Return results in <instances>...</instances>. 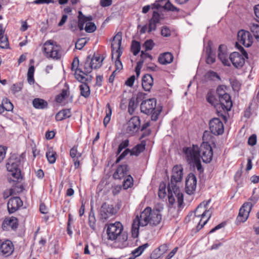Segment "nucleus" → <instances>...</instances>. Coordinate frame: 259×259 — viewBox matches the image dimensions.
<instances>
[{
	"instance_id": "3",
	"label": "nucleus",
	"mask_w": 259,
	"mask_h": 259,
	"mask_svg": "<svg viewBox=\"0 0 259 259\" xmlns=\"http://www.w3.org/2000/svg\"><path fill=\"white\" fill-rule=\"evenodd\" d=\"M78 65L79 60L77 58H75L71 65L72 70L75 71V77L78 81L81 82H86L91 77L89 74L92 72L93 69H94L91 61V58L90 57L87 58L83 65V70L78 68Z\"/></svg>"
},
{
	"instance_id": "14",
	"label": "nucleus",
	"mask_w": 259,
	"mask_h": 259,
	"mask_svg": "<svg viewBox=\"0 0 259 259\" xmlns=\"http://www.w3.org/2000/svg\"><path fill=\"white\" fill-rule=\"evenodd\" d=\"M200 157L205 163H209L212 159L213 151L210 145L208 142H203L199 147Z\"/></svg>"
},
{
	"instance_id": "26",
	"label": "nucleus",
	"mask_w": 259,
	"mask_h": 259,
	"mask_svg": "<svg viewBox=\"0 0 259 259\" xmlns=\"http://www.w3.org/2000/svg\"><path fill=\"white\" fill-rule=\"evenodd\" d=\"M18 227V220L17 218L14 217L6 218L2 224V227L4 230L9 229V228L12 229H15Z\"/></svg>"
},
{
	"instance_id": "11",
	"label": "nucleus",
	"mask_w": 259,
	"mask_h": 259,
	"mask_svg": "<svg viewBox=\"0 0 259 259\" xmlns=\"http://www.w3.org/2000/svg\"><path fill=\"white\" fill-rule=\"evenodd\" d=\"M242 49L241 53L235 52L229 55L230 64L232 63L233 66L237 69L242 68L245 64L246 59H247V53L243 48Z\"/></svg>"
},
{
	"instance_id": "60",
	"label": "nucleus",
	"mask_w": 259,
	"mask_h": 259,
	"mask_svg": "<svg viewBox=\"0 0 259 259\" xmlns=\"http://www.w3.org/2000/svg\"><path fill=\"white\" fill-rule=\"evenodd\" d=\"M256 143V136L254 134L249 137L248 140V144L249 145L253 146Z\"/></svg>"
},
{
	"instance_id": "24",
	"label": "nucleus",
	"mask_w": 259,
	"mask_h": 259,
	"mask_svg": "<svg viewBox=\"0 0 259 259\" xmlns=\"http://www.w3.org/2000/svg\"><path fill=\"white\" fill-rule=\"evenodd\" d=\"M177 199L179 205H181L183 202V195L180 193V190L175 188L174 190V194L168 191V198L169 203L172 205L175 202V198Z\"/></svg>"
},
{
	"instance_id": "51",
	"label": "nucleus",
	"mask_w": 259,
	"mask_h": 259,
	"mask_svg": "<svg viewBox=\"0 0 259 259\" xmlns=\"http://www.w3.org/2000/svg\"><path fill=\"white\" fill-rule=\"evenodd\" d=\"M152 59V57L151 55L147 53H145L144 51L141 52V59L140 61H143V63L147 61H150Z\"/></svg>"
},
{
	"instance_id": "63",
	"label": "nucleus",
	"mask_w": 259,
	"mask_h": 259,
	"mask_svg": "<svg viewBox=\"0 0 259 259\" xmlns=\"http://www.w3.org/2000/svg\"><path fill=\"white\" fill-rule=\"evenodd\" d=\"M131 154V150L128 149H125L118 157L116 160V163L119 162L122 159H123L125 156H126L128 154Z\"/></svg>"
},
{
	"instance_id": "62",
	"label": "nucleus",
	"mask_w": 259,
	"mask_h": 259,
	"mask_svg": "<svg viewBox=\"0 0 259 259\" xmlns=\"http://www.w3.org/2000/svg\"><path fill=\"white\" fill-rule=\"evenodd\" d=\"M136 77L135 75H132L125 81V84L129 87H132L135 81Z\"/></svg>"
},
{
	"instance_id": "47",
	"label": "nucleus",
	"mask_w": 259,
	"mask_h": 259,
	"mask_svg": "<svg viewBox=\"0 0 259 259\" xmlns=\"http://www.w3.org/2000/svg\"><path fill=\"white\" fill-rule=\"evenodd\" d=\"M88 40L85 38H81L78 39L75 44V48L81 50L87 43Z\"/></svg>"
},
{
	"instance_id": "33",
	"label": "nucleus",
	"mask_w": 259,
	"mask_h": 259,
	"mask_svg": "<svg viewBox=\"0 0 259 259\" xmlns=\"http://www.w3.org/2000/svg\"><path fill=\"white\" fill-rule=\"evenodd\" d=\"M33 106L35 108L42 109L46 108L48 106L47 101L39 98H35L32 102Z\"/></svg>"
},
{
	"instance_id": "43",
	"label": "nucleus",
	"mask_w": 259,
	"mask_h": 259,
	"mask_svg": "<svg viewBox=\"0 0 259 259\" xmlns=\"http://www.w3.org/2000/svg\"><path fill=\"white\" fill-rule=\"evenodd\" d=\"M34 72V67L33 66H31L29 68L27 72V81L30 84H32L34 82V79L33 77Z\"/></svg>"
},
{
	"instance_id": "52",
	"label": "nucleus",
	"mask_w": 259,
	"mask_h": 259,
	"mask_svg": "<svg viewBox=\"0 0 259 259\" xmlns=\"http://www.w3.org/2000/svg\"><path fill=\"white\" fill-rule=\"evenodd\" d=\"M154 46V43L152 39L146 40L143 44V47L146 51L151 50Z\"/></svg>"
},
{
	"instance_id": "44",
	"label": "nucleus",
	"mask_w": 259,
	"mask_h": 259,
	"mask_svg": "<svg viewBox=\"0 0 259 259\" xmlns=\"http://www.w3.org/2000/svg\"><path fill=\"white\" fill-rule=\"evenodd\" d=\"M250 30L255 38L259 40V25L252 24L250 26Z\"/></svg>"
},
{
	"instance_id": "7",
	"label": "nucleus",
	"mask_w": 259,
	"mask_h": 259,
	"mask_svg": "<svg viewBox=\"0 0 259 259\" xmlns=\"http://www.w3.org/2000/svg\"><path fill=\"white\" fill-rule=\"evenodd\" d=\"M123 230V226L119 222L110 224L108 226L106 230L107 239L110 241H116L119 239L121 236H122V239L126 240L127 238V236L122 235Z\"/></svg>"
},
{
	"instance_id": "35",
	"label": "nucleus",
	"mask_w": 259,
	"mask_h": 259,
	"mask_svg": "<svg viewBox=\"0 0 259 259\" xmlns=\"http://www.w3.org/2000/svg\"><path fill=\"white\" fill-rule=\"evenodd\" d=\"M46 157L50 163L53 164L55 162L56 160V153L53 148H50L46 152Z\"/></svg>"
},
{
	"instance_id": "20",
	"label": "nucleus",
	"mask_w": 259,
	"mask_h": 259,
	"mask_svg": "<svg viewBox=\"0 0 259 259\" xmlns=\"http://www.w3.org/2000/svg\"><path fill=\"white\" fill-rule=\"evenodd\" d=\"M218 58L225 66H230L229 56L227 48L224 45H220L218 49Z\"/></svg>"
},
{
	"instance_id": "40",
	"label": "nucleus",
	"mask_w": 259,
	"mask_h": 259,
	"mask_svg": "<svg viewBox=\"0 0 259 259\" xmlns=\"http://www.w3.org/2000/svg\"><path fill=\"white\" fill-rule=\"evenodd\" d=\"M69 94L68 89H63L62 92L56 97V101L57 102L61 103L68 96Z\"/></svg>"
},
{
	"instance_id": "27",
	"label": "nucleus",
	"mask_w": 259,
	"mask_h": 259,
	"mask_svg": "<svg viewBox=\"0 0 259 259\" xmlns=\"http://www.w3.org/2000/svg\"><path fill=\"white\" fill-rule=\"evenodd\" d=\"M204 51L206 56V63L209 64L213 63L215 61V56L211 48V42H208L207 46L204 47Z\"/></svg>"
},
{
	"instance_id": "36",
	"label": "nucleus",
	"mask_w": 259,
	"mask_h": 259,
	"mask_svg": "<svg viewBox=\"0 0 259 259\" xmlns=\"http://www.w3.org/2000/svg\"><path fill=\"white\" fill-rule=\"evenodd\" d=\"M103 60V57L99 56H94L92 59H91V61L93 67H94V69L100 68L102 64Z\"/></svg>"
},
{
	"instance_id": "61",
	"label": "nucleus",
	"mask_w": 259,
	"mask_h": 259,
	"mask_svg": "<svg viewBox=\"0 0 259 259\" xmlns=\"http://www.w3.org/2000/svg\"><path fill=\"white\" fill-rule=\"evenodd\" d=\"M161 35L164 37H167L170 35V30L166 26H164L161 29Z\"/></svg>"
},
{
	"instance_id": "54",
	"label": "nucleus",
	"mask_w": 259,
	"mask_h": 259,
	"mask_svg": "<svg viewBox=\"0 0 259 259\" xmlns=\"http://www.w3.org/2000/svg\"><path fill=\"white\" fill-rule=\"evenodd\" d=\"M22 89V84L21 83H17L14 84L11 87V91L14 93H17L21 91Z\"/></svg>"
},
{
	"instance_id": "2",
	"label": "nucleus",
	"mask_w": 259,
	"mask_h": 259,
	"mask_svg": "<svg viewBox=\"0 0 259 259\" xmlns=\"http://www.w3.org/2000/svg\"><path fill=\"white\" fill-rule=\"evenodd\" d=\"M210 200L202 202L196 208L194 212L190 213L188 217L192 218V221L197 224V229L200 230L207 223L212 214V211L208 209Z\"/></svg>"
},
{
	"instance_id": "48",
	"label": "nucleus",
	"mask_w": 259,
	"mask_h": 259,
	"mask_svg": "<svg viewBox=\"0 0 259 259\" xmlns=\"http://www.w3.org/2000/svg\"><path fill=\"white\" fill-rule=\"evenodd\" d=\"M114 58H115V66L116 70L113 72V73L116 71L119 72L120 70H121L122 69V67H123L121 61L120 60V57H117V55H115Z\"/></svg>"
},
{
	"instance_id": "25",
	"label": "nucleus",
	"mask_w": 259,
	"mask_h": 259,
	"mask_svg": "<svg viewBox=\"0 0 259 259\" xmlns=\"http://www.w3.org/2000/svg\"><path fill=\"white\" fill-rule=\"evenodd\" d=\"M183 168L181 165H176L172 169V175L171 178V183L181 182L183 178Z\"/></svg>"
},
{
	"instance_id": "22",
	"label": "nucleus",
	"mask_w": 259,
	"mask_h": 259,
	"mask_svg": "<svg viewBox=\"0 0 259 259\" xmlns=\"http://www.w3.org/2000/svg\"><path fill=\"white\" fill-rule=\"evenodd\" d=\"M100 215L102 219L106 220L116 213V210L112 205L104 203L100 209Z\"/></svg>"
},
{
	"instance_id": "55",
	"label": "nucleus",
	"mask_w": 259,
	"mask_h": 259,
	"mask_svg": "<svg viewBox=\"0 0 259 259\" xmlns=\"http://www.w3.org/2000/svg\"><path fill=\"white\" fill-rule=\"evenodd\" d=\"M129 144V141L128 140H125L122 141L119 145L118 149H117V154H119L122 150L128 146Z\"/></svg>"
},
{
	"instance_id": "39",
	"label": "nucleus",
	"mask_w": 259,
	"mask_h": 259,
	"mask_svg": "<svg viewBox=\"0 0 259 259\" xmlns=\"http://www.w3.org/2000/svg\"><path fill=\"white\" fill-rule=\"evenodd\" d=\"M105 112H106V116L104 117V119L103 120V123H104L105 126H106L111 119V114H112V108H111L109 103H108L106 105Z\"/></svg>"
},
{
	"instance_id": "17",
	"label": "nucleus",
	"mask_w": 259,
	"mask_h": 259,
	"mask_svg": "<svg viewBox=\"0 0 259 259\" xmlns=\"http://www.w3.org/2000/svg\"><path fill=\"white\" fill-rule=\"evenodd\" d=\"M238 41L245 47H249L252 44L253 37L250 32L241 30L238 32Z\"/></svg>"
},
{
	"instance_id": "49",
	"label": "nucleus",
	"mask_w": 259,
	"mask_h": 259,
	"mask_svg": "<svg viewBox=\"0 0 259 259\" xmlns=\"http://www.w3.org/2000/svg\"><path fill=\"white\" fill-rule=\"evenodd\" d=\"M9 42L7 37L5 35L0 36V47L3 49L8 48Z\"/></svg>"
},
{
	"instance_id": "32",
	"label": "nucleus",
	"mask_w": 259,
	"mask_h": 259,
	"mask_svg": "<svg viewBox=\"0 0 259 259\" xmlns=\"http://www.w3.org/2000/svg\"><path fill=\"white\" fill-rule=\"evenodd\" d=\"M145 142L142 141L140 144H138L131 150V155L138 156L145 149Z\"/></svg>"
},
{
	"instance_id": "57",
	"label": "nucleus",
	"mask_w": 259,
	"mask_h": 259,
	"mask_svg": "<svg viewBox=\"0 0 259 259\" xmlns=\"http://www.w3.org/2000/svg\"><path fill=\"white\" fill-rule=\"evenodd\" d=\"M164 8L167 10L171 11H178V9L174 6L170 2H167L165 5Z\"/></svg>"
},
{
	"instance_id": "59",
	"label": "nucleus",
	"mask_w": 259,
	"mask_h": 259,
	"mask_svg": "<svg viewBox=\"0 0 259 259\" xmlns=\"http://www.w3.org/2000/svg\"><path fill=\"white\" fill-rule=\"evenodd\" d=\"M143 61H139L137 62V66L135 68V72L137 77H138L140 74L141 69L143 66Z\"/></svg>"
},
{
	"instance_id": "16",
	"label": "nucleus",
	"mask_w": 259,
	"mask_h": 259,
	"mask_svg": "<svg viewBox=\"0 0 259 259\" xmlns=\"http://www.w3.org/2000/svg\"><path fill=\"white\" fill-rule=\"evenodd\" d=\"M253 204L251 202L244 203L240 208L237 221L240 223L245 222L248 219Z\"/></svg>"
},
{
	"instance_id": "21",
	"label": "nucleus",
	"mask_w": 259,
	"mask_h": 259,
	"mask_svg": "<svg viewBox=\"0 0 259 259\" xmlns=\"http://www.w3.org/2000/svg\"><path fill=\"white\" fill-rule=\"evenodd\" d=\"M14 247L12 242L10 240L2 241L0 240V252L4 255L9 256L14 251Z\"/></svg>"
},
{
	"instance_id": "15",
	"label": "nucleus",
	"mask_w": 259,
	"mask_h": 259,
	"mask_svg": "<svg viewBox=\"0 0 259 259\" xmlns=\"http://www.w3.org/2000/svg\"><path fill=\"white\" fill-rule=\"evenodd\" d=\"M122 40V34L121 32H118L113 37L111 44L112 58L114 59V55H117V57H120L122 51L120 49Z\"/></svg>"
},
{
	"instance_id": "9",
	"label": "nucleus",
	"mask_w": 259,
	"mask_h": 259,
	"mask_svg": "<svg viewBox=\"0 0 259 259\" xmlns=\"http://www.w3.org/2000/svg\"><path fill=\"white\" fill-rule=\"evenodd\" d=\"M20 158L13 155L9 159L6 167L9 175L14 179L13 181H17L21 177V171L19 167Z\"/></svg>"
},
{
	"instance_id": "38",
	"label": "nucleus",
	"mask_w": 259,
	"mask_h": 259,
	"mask_svg": "<svg viewBox=\"0 0 259 259\" xmlns=\"http://www.w3.org/2000/svg\"><path fill=\"white\" fill-rule=\"evenodd\" d=\"M85 82H82V84L79 85V89L81 95L85 98H87L90 95V90L89 85Z\"/></svg>"
},
{
	"instance_id": "30",
	"label": "nucleus",
	"mask_w": 259,
	"mask_h": 259,
	"mask_svg": "<svg viewBox=\"0 0 259 259\" xmlns=\"http://www.w3.org/2000/svg\"><path fill=\"white\" fill-rule=\"evenodd\" d=\"M173 60V56L172 54L169 52L164 53L161 54L158 58L159 62L163 65L169 64Z\"/></svg>"
},
{
	"instance_id": "64",
	"label": "nucleus",
	"mask_w": 259,
	"mask_h": 259,
	"mask_svg": "<svg viewBox=\"0 0 259 259\" xmlns=\"http://www.w3.org/2000/svg\"><path fill=\"white\" fill-rule=\"evenodd\" d=\"M208 77L211 79H214V78L220 79V77L218 74L214 72V71H209L207 73Z\"/></svg>"
},
{
	"instance_id": "31",
	"label": "nucleus",
	"mask_w": 259,
	"mask_h": 259,
	"mask_svg": "<svg viewBox=\"0 0 259 259\" xmlns=\"http://www.w3.org/2000/svg\"><path fill=\"white\" fill-rule=\"evenodd\" d=\"M70 109H66L61 110L56 115V119L57 121H61L64 119L69 118L71 116Z\"/></svg>"
},
{
	"instance_id": "45",
	"label": "nucleus",
	"mask_w": 259,
	"mask_h": 259,
	"mask_svg": "<svg viewBox=\"0 0 259 259\" xmlns=\"http://www.w3.org/2000/svg\"><path fill=\"white\" fill-rule=\"evenodd\" d=\"M70 155L74 160H75V158L78 159L80 158L81 154L80 152L77 151V147L74 146L70 150Z\"/></svg>"
},
{
	"instance_id": "1",
	"label": "nucleus",
	"mask_w": 259,
	"mask_h": 259,
	"mask_svg": "<svg viewBox=\"0 0 259 259\" xmlns=\"http://www.w3.org/2000/svg\"><path fill=\"white\" fill-rule=\"evenodd\" d=\"M162 216L157 209H152L147 207L134 220L132 227L133 237L137 238L139 235V227H145L149 224L151 226H157L161 222Z\"/></svg>"
},
{
	"instance_id": "37",
	"label": "nucleus",
	"mask_w": 259,
	"mask_h": 259,
	"mask_svg": "<svg viewBox=\"0 0 259 259\" xmlns=\"http://www.w3.org/2000/svg\"><path fill=\"white\" fill-rule=\"evenodd\" d=\"M148 244L146 243L135 249L132 252V254L133 255L134 257H130L129 259H134L136 257L140 256L145 250V249L148 247Z\"/></svg>"
},
{
	"instance_id": "12",
	"label": "nucleus",
	"mask_w": 259,
	"mask_h": 259,
	"mask_svg": "<svg viewBox=\"0 0 259 259\" xmlns=\"http://www.w3.org/2000/svg\"><path fill=\"white\" fill-rule=\"evenodd\" d=\"M140 119L139 116H133L124 125V131L126 134L133 136L136 133L140 127Z\"/></svg>"
},
{
	"instance_id": "13",
	"label": "nucleus",
	"mask_w": 259,
	"mask_h": 259,
	"mask_svg": "<svg viewBox=\"0 0 259 259\" xmlns=\"http://www.w3.org/2000/svg\"><path fill=\"white\" fill-rule=\"evenodd\" d=\"M160 15L156 11H154L152 18L149 20V23L147 25H145L141 27L140 30L141 34H144L146 32L150 33L151 32L156 30L157 24L160 22Z\"/></svg>"
},
{
	"instance_id": "56",
	"label": "nucleus",
	"mask_w": 259,
	"mask_h": 259,
	"mask_svg": "<svg viewBox=\"0 0 259 259\" xmlns=\"http://www.w3.org/2000/svg\"><path fill=\"white\" fill-rule=\"evenodd\" d=\"M7 147L0 145V162L5 158Z\"/></svg>"
},
{
	"instance_id": "6",
	"label": "nucleus",
	"mask_w": 259,
	"mask_h": 259,
	"mask_svg": "<svg viewBox=\"0 0 259 259\" xmlns=\"http://www.w3.org/2000/svg\"><path fill=\"white\" fill-rule=\"evenodd\" d=\"M183 151L187 161L190 164H193L198 170L201 171L202 166L200 161V149L197 145L185 148Z\"/></svg>"
},
{
	"instance_id": "42",
	"label": "nucleus",
	"mask_w": 259,
	"mask_h": 259,
	"mask_svg": "<svg viewBox=\"0 0 259 259\" xmlns=\"http://www.w3.org/2000/svg\"><path fill=\"white\" fill-rule=\"evenodd\" d=\"M133 178L131 175H128L123 183V187L124 189H127L133 185Z\"/></svg>"
},
{
	"instance_id": "50",
	"label": "nucleus",
	"mask_w": 259,
	"mask_h": 259,
	"mask_svg": "<svg viewBox=\"0 0 259 259\" xmlns=\"http://www.w3.org/2000/svg\"><path fill=\"white\" fill-rule=\"evenodd\" d=\"M3 106L5 110L6 111H11L13 109V105L8 99L3 101Z\"/></svg>"
},
{
	"instance_id": "18",
	"label": "nucleus",
	"mask_w": 259,
	"mask_h": 259,
	"mask_svg": "<svg viewBox=\"0 0 259 259\" xmlns=\"http://www.w3.org/2000/svg\"><path fill=\"white\" fill-rule=\"evenodd\" d=\"M209 128L211 132L215 135L222 134L224 131L223 122L218 118H213L210 120Z\"/></svg>"
},
{
	"instance_id": "34",
	"label": "nucleus",
	"mask_w": 259,
	"mask_h": 259,
	"mask_svg": "<svg viewBox=\"0 0 259 259\" xmlns=\"http://www.w3.org/2000/svg\"><path fill=\"white\" fill-rule=\"evenodd\" d=\"M169 245L167 244H163L160 245L158 248L155 249L152 255L156 254V257H159L161 255L164 254L168 249Z\"/></svg>"
},
{
	"instance_id": "8",
	"label": "nucleus",
	"mask_w": 259,
	"mask_h": 259,
	"mask_svg": "<svg viewBox=\"0 0 259 259\" xmlns=\"http://www.w3.org/2000/svg\"><path fill=\"white\" fill-rule=\"evenodd\" d=\"M156 100L154 98L143 101L141 104V111L146 114H152V120H156L161 109H156Z\"/></svg>"
},
{
	"instance_id": "29",
	"label": "nucleus",
	"mask_w": 259,
	"mask_h": 259,
	"mask_svg": "<svg viewBox=\"0 0 259 259\" xmlns=\"http://www.w3.org/2000/svg\"><path fill=\"white\" fill-rule=\"evenodd\" d=\"M142 85L146 91H150L153 85V79L150 74L145 75L142 78Z\"/></svg>"
},
{
	"instance_id": "19",
	"label": "nucleus",
	"mask_w": 259,
	"mask_h": 259,
	"mask_svg": "<svg viewBox=\"0 0 259 259\" xmlns=\"http://www.w3.org/2000/svg\"><path fill=\"white\" fill-rule=\"evenodd\" d=\"M197 184L196 177L193 173L189 174L186 180L185 191L189 194H193L195 192Z\"/></svg>"
},
{
	"instance_id": "46",
	"label": "nucleus",
	"mask_w": 259,
	"mask_h": 259,
	"mask_svg": "<svg viewBox=\"0 0 259 259\" xmlns=\"http://www.w3.org/2000/svg\"><path fill=\"white\" fill-rule=\"evenodd\" d=\"M166 195V186L164 184H160L159 188L158 196L162 199L164 198Z\"/></svg>"
},
{
	"instance_id": "5",
	"label": "nucleus",
	"mask_w": 259,
	"mask_h": 259,
	"mask_svg": "<svg viewBox=\"0 0 259 259\" xmlns=\"http://www.w3.org/2000/svg\"><path fill=\"white\" fill-rule=\"evenodd\" d=\"M42 50L46 57L49 59L58 60L62 56L61 46L53 40L46 41L43 45Z\"/></svg>"
},
{
	"instance_id": "4",
	"label": "nucleus",
	"mask_w": 259,
	"mask_h": 259,
	"mask_svg": "<svg viewBox=\"0 0 259 259\" xmlns=\"http://www.w3.org/2000/svg\"><path fill=\"white\" fill-rule=\"evenodd\" d=\"M217 92L219 96L220 103L217 104L215 108L218 115L223 116L225 119V116L223 115L222 111L226 113L231 110L232 106L231 97L228 94L225 92L223 87H219Z\"/></svg>"
},
{
	"instance_id": "41",
	"label": "nucleus",
	"mask_w": 259,
	"mask_h": 259,
	"mask_svg": "<svg viewBox=\"0 0 259 259\" xmlns=\"http://www.w3.org/2000/svg\"><path fill=\"white\" fill-rule=\"evenodd\" d=\"M141 45L139 42L133 40L131 46V51L133 55L136 56L140 52Z\"/></svg>"
},
{
	"instance_id": "10",
	"label": "nucleus",
	"mask_w": 259,
	"mask_h": 259,
	"mask_svg": "<svg viewBox=\"0 0 259 259\" xmlns=\"http://www.w3.org/2000/svg\"><path fill=\"white\" fill-rule=\"evenodd\" d=\"M78 27L80 30L84 29L87 32L92 33L96 30V26L92 22V17L84 16L81 11L78 13Z\"/></svg>"
},
{
	"instance_id": "58",
	"label": "nucleus",
	"mask_w": 259,
	"mask_h": 259,
	"mask_svg": "<svg viewBox=\"0 0 259 259\" xmlns=\"http://www.w3.org/2000/svg\"><path fill=\"white\" fill-rule=\"evenodd\" d=\"M207 101L208 102H209L212 105L214 106V107H215V106L217 105L215 104V99L214 96L211 93H208L207 95Z\"/></svg>"
},
{
	"instance_id": "23",
	"label": "nucleus",
	"mask_w": 259,
	"mask_h": 259,
	"mask_svg": "<svg viewBox=\"0 0 259 259\" xmlns=\"http://www.w3.org/2000/svg\"><path fill=\"white\" fill-rule=\"evenodd\" d=\"M22 205V201L19 197L11 198L7 204L8 209L10 213L15 212Z\"/></svg>"
},
{
	"instance_id": "28",
	"label": "nucleus",
	"mask_w": 259,
	"mask_h": 259,
	"mask_svg": "<svg viewBox=\"0 0 259 259\" xmlns=\"http://www.w3.org/2000/svg\"><path fill=\"white\" fill-rule=\"evenodd\" d=\"M128 170L126 164H122L119 165L113 174V178L115 179H121L124 178Z\"/></svg>"
},
{
	"instance_id": "53",
	"label": "nucleus",
	"mask_w": 259,
	"mask_h": 259,
	"mask_svg": "<svg viewBox=\"0 0 259 259\" xmlns=\"http://www.w3.org/2000/svg\"><path fill=\"white\" fill-rule=\"evenodd\" d=\"M137 107V104L135 103V100L131 99L128 103V111L130 114H132L135 108Z\"/></svg>"
}]
</instances>
